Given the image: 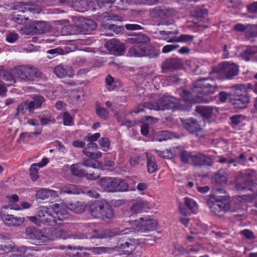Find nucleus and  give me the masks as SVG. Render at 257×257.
<instances>
[{
    "label": "nucleus",
    "instance_id": "nucleus-1",
    "mask_svg": "<svg viewBox=\"0 0 257 257\" xmlns=\"http://www.w3.org/2000/svg\"><path fill=\"white\" fill-rule=\"evenodd\" d=\"M209 80V78H205L194 82L192 92L179 89L177 93L185 101L189 103H208L213 100L209 95L214 93L217 88V85L212 79L210 80L211 83L208 82Z\"/></svg>",
    "mask_w": 257,
    "mask_h": 257
},
{
    "label": "nucleus",
    "instance_id": "nucleus-2",
    "mask_svg": "<svg viewBox=\"0 0 257 257\" xmlns=\"http://www.w3.org/2000/svg\"><path fill=\"white\" fill-rule=\"evenodd\" d=\"M241 181L236 183V188L238 191L249 190L252 194L238 196V200L250 201L257 196V174L252 170H246L240 172Z\"/></svg>",
    "mask_w": 257,
    "mask_h": 257
},
{
    "label": "nucleus",
    "instance_id": "nucleus-3",
    "mask_svg": "<svg viewBox=\"0 0 257 257\" xmlns=\"http://www.w3.org/2000/svg\"><path fill=\"white\" fill-rule=\"evenodd\" d=\"M208 205L214 215H221L227 211H235L230 207V197L228 195H212Z\"/></svg>",
    "mask_w": 257,
    "mask_h": 257
},
{
    "label": "nucleus",
    "instance_id": "nucleus-4",
    "mask_svg": "<svg viewBox=\"0 0 257 257\" xmlns=\"http://www.w3.org/2000/svg\"><path fill=\"white\" fill-rule=\"evenodd\" d=\"M88 212L94 218H111L114 213L111 206L105 200H95L89 203Z\"/></svg>",
    "mask_w": 257,
    "mask_h": 257
},
{
    "label": "nucleus",
    "instance_id": "nucleus-5",
    "mask_svg": "<svg viewBox=\"0 0 257 257\" xmlns=\"http://www.w3.org/2000/svg\"><path fill=\"white\" fill-rule=\"evenodd\" d=\"M98 184L103 191L107 192H123L128 189V185L125 181L115 177L101 178Z\"/></svg>",
    "mask_w": 257,
    "mask_h": 257
},
{
    "label": "nucleus",
    "instance_id": "nucleus-6",
    "mask_svg": "<svg viewBox=\"0 0 257 257\" xmlns=\"http://www.w3.org/2000/svg\"><path fill=\"white\" fill-rule=\"evenodd\" d=\"M15 77L23 82H32L41 76V72L36 67L31 65L18 66L12 70Z\"/></svg>",
    "mask_w": 257,
    "mask_h": 257
},
{
    "label": "nucleus",
    "instance_id": "nucleus-7",
    "mask_svg": "<svg viewBox=\"0 0 257 257\" xmlns=\"http://www.w3.org/2000/svg\"><path fill=\"white\" fill-rule=\"evenodd\" d=\"M155 99H157V102H151V104H146V106L149 109H154L156 110H165L174 107L178 103V99L174 97L163 96L159 97L157 95H155Z\"/></svg>",
    "mask_w": 257,
    "mask_h": 257
},
{
    "label": "nucleus",
    "instance_id": "nucleus-8",
    "mask_svg": "<svg viewBox=\"0 0 257 257\" xmlns=\"http://www.w3.org/2000/svg\"><path fill=\"white\" fill-rule=\"evenodd\" d=\"M216 71L220 78L230 79L238 74L239 66L233 62L224 61L218 65Z\"/></svg>",
    "mask_w": 257,
    "mask_h": 257
},
{
    "label": "nucleus",
    "instance_id": "nucleus-9",
    "mask_svg": "<svg viewBox=\"0 0 257 257\" xmlns=\"http://www.w3.org/2000/svg\"><path fill=\"white\" fill-rule=\"evenodd\" d=\"M48 229L40 230L35 227H27L25 231L27 238L35 240L36 244H41L49 239Z\"/></svg>",
    "mask_w": 257,
    "mask_h": 257
},
{
    "label": "nucleus",
    "instance_id": "nucleus-10",
    "mask_svg": "<svg viewBox=\"0 0 257 257\" xmlns=\"http://www.w3.org/2000/svg\"><path fill=\"white\" fill-rule=\"evenodd\" d=\"M236 91L231 100L232 104L236 108L243 109L247 107L249 102V97L245 91L241 92L242 89H245L244 85L235 86Z\"/></svg>",
    "mask_w": 257,
    "mask_h": 257
},
{
    "label": "nucleus",
    "instance_id": "nucleus-11",
    "mask_svg": "<svg viewBox=\"0 0 257 257\" xmlns=\"http://www.w3.org/2000/svg\"><path fill=\"white\" fill-rule=\"evenodd\" d=\"M53 209L52 205L39 207L37 215L41 224L53 225L56 222V217L53 213Z\"/></svg>",
    "mask_w": 257,
    "mask_h": 257
},
{
    "label": "nucleus",
    "instance_id": "nucleus-12",
    "mask_svg": "<svg viewBox=\"0 0 257 257\" xmlns=\"http://www.w3.org/2000/svg\"><path fill=\"white\" fill-rule=\"evenodd\" d=\"M130 223L134 226H136L138 231L141 232L154 230L157 225L156 220L151 219L148 216L141 217L139 220H132Z\"/></svg>",
    "mask_w": 257,
    "mask_h": 257
},
{
    "label": "nucleus",
    "instance_id": "nucleus-13",
    "mask_svg": "<svg viewBox=\"0 0 257 257\" xmlns=\"http://www.w3.org/2000/svg\"><path fill=\"white\" fill-rule=\"evenodd\" d=\"M50 233L49 239L54 240L57 238L66 239L67 238H73L75 239H83L85 237L83 235H71L69 234V230L67 228H55L52 229H48Z\"/></svg>",
    "mask_w": 257,
    "mask_h": 257
},
{
    "label": "nucleus",
    "instance_id": "nucleus-14",
    "mask_svg": "<svg viewBox=\"0 0 257 257\" xmlns=\"http://www.w3.org/2000/svg\"><path fill=\"white\" fill-rule=\"evenodd\" d=\"M195 110L204 120L217 116L218 112L217 107L211 106H197Z\"/></svg>",
    "mask_w": 257,
    "mask_h": 257
},
{
    "label": "nucleus",
    "instance_id": "nucleus-15",
    "mask_svg": "<svg viewBox=\"0 0 257 257\" xmlns=\"http://www.w3.org/2000/svg\"><path fill=\"white\" fill-rule=\"evenodd\" d=\"M105 47L111 53L115 55H120L124 50V45L115 39H112L106 42Z\"/></svg>",
    "mask_w": 257,
    "mask_h": 257
},
{
    "label": "nucleus",
    "instance_id": "nucleus-16",
    "mask_svg": "<svg viewBox=\"0 0 257 257\" xmlns=\"http://www.w3.org/2000/svg\"><path fill=\"white\" fill-rule=\"evenodd\" d=\"M47 29L46 23L44 21H39L35 23L33 26L22 28L21 32L27 35L31 32L36 34H42L45 33Z\"/></svg>",
    "mask_w": 257,
    "mask_h": 257
},
{
    "label": "nucleus",
    "instance_id": "nucleus-17",
    "mask_svg": "<svg viewBox=\"0 0 257 257\" xmlns=\"http://www.w3.org/2000/svg\"><path fill=\"white\" fill-rule=\"evenodd\" d=\"M192 163L194 166H211L213 163V160L208 156L201 153L194 155L192 158Z\"/></svg>",
    "mask_w": 257,
    "mask_h": 257
},
{
    "label": "nucleus",
    "instance_id": "nucleus-18",
    "mask_svg": "<svg viewBox=\"0 0 257 257\" xmlns=\"http://www.w3.org/2000/svg\"><path fill=\"white\" fill-rule=\"evenodd\" d=\"M53 213L56 217V220H64L69 218V215L65 206L63 203L52 204Z\"/></svg>",
    "mask_w": 257,
    "mask_h": 257
},
{
    "label": "nucleus",
    "instance_id": "nucleus-19",
    "mask_svg": "<svg viewBox=\"0 0 257 257\" xmlns=\"http://www.w3.org/2000/svg\"><path fill=\"white\" fill-rule=\"evenodd\" d=\"M54 73L59 78L71 77L74 75V72L71 67L62 64H60L54 68Z\"/></svg>",
    "mask_w": 257,
    "mask_h": 257
},
{
    "label": "nucleus",
    "instance_id": "nucleus-20",
    "mask_svg": "<svg viewBox=\"0 0 257 257\" xmlns=\"http://www.w3.org/2000/svg\"><path fill=\"white\" fill-rule=\"evenodd\" d=\"M1 217L4 222L9 226H20L25 221L24 217H15L10 214H1Z\"/></svg>",
    "mask_w": 257,
    "mask_h": 257
},
{
    "label": "nucleus",
    "instance_id": "nucleus-21",
    "mask_svg": "<svg viewBox=\"0 0 257 257\" xmlns=\"http://www.w3.org/2000/svg\"><path fill=\"white\" fill-rule=\"evenodd\" d=\"M150 208V204L148 201L139 199L133 204L131 210L133 213L137 214L147 211Z\"/></svg>",
    "mask_w": 257,
    "mask_h": 257
},
{
    "label": "nucleus",
    "instance_id": "nucleus-22",
    "mask_svg": "<svg viewBox=\"0 0 257 257\" xmlns=\"http://www.w3.org/2000/svg\"><path fill=\"white\" fill-rule=\"evenodd\" d=\"M127 55L131 57H143L148 55L145 44H137L131 47Z\"/></svg>",
    "mask_w": 257,
    "mask_h": 257
},
{
    "label": "nucleus",
    "instance_id": "nucleus-23",
    "mask_svg": "<svg viewBox=\"0 0 257 257\" xmlns=\"http://www.w3.org/2000/svg\"><path fill=\"white\" fill-rule=\"evenodd\" d=\"M98 148L97 145L95 143H89L83 150V154L87 157L92 159H98L101 157L102 153L100 152L94 153V151Z\"/></svg>",
    "mask_w": 257,
    "mask_h": 257
},
{
    "label": "nucleus",
    "instance_id": "nucleus-24",
    "mask_svg": "<svg viewBox=\"0 0 257 257\" xmlns=\"http://www.w3.org/2000/svg\"><path fill=\"white\" fill-rule=\"evenodd\" d=\"M59 248L61 249H64L65 248H68L69 249H76V250H87L91 251L92 253L94 254H100L102 253L105 252L106 251L107 248L104 247L103 246L100 247H85L81 246H72L71 245H68L67 246H60Z\"/></svg>",
    "mask_w": 257,
    "mask_h": 257
},
{
    "label": "nucleus",
    "instance_id": "nucleus-25",
    "mask_svg": "<svg viewBox=\"0 0 257 257\" xmlns=\"http://www.w3.org/2000/svg\"><path fill=\"white\" fill-rule=\"evenodd\" d=\"M229 177L228 172L224 169L218 170L211 178L212 181L218 184H226Z\"/></svg>",
    "mask_w": 257,
    "mask_h": 257
},
{
    "label": "nucleus",
    "instance_id": "nucleus-26",
    "mask_svg": "<svg viewBox=\"0 0 257 257\" xmlns=\"http://www.w3.org/2000/svg\"><path fill=\"white\" fill-rule=\"evenodd\" d=\"M12 69L10 71H8L4 70L3 66H0V78H2L3 80L8 82V85L10 86L16 83V77L14 76V73Z\"/></svg>",
    "mask_w": 257,
    "mask_h": 257
},
{
    "label": "nucleus",
    "instance_id": "nucleus-27",
    "mask_svg": "<svg viewBox=\"0 0 257 257\" xmlns=\"http://www.w3.org/2000/svg\"><path fill=\"white\" fill-rule=\"evenodd\" d=\"M36 195L38 199L44 200L50 197H57L58 194L56 191L49 189L41 188L37 190Z\"/></svg>",
    "mask_w": 257,
    "mask_h": 257
},
{
    "label": "nucleus",
    "instance_id": "nucleus-28",
    "mask_svg": "<svg viewBox=\"0 0 257 257\" xmlns=\"http://www.w3.org/2000/svg\"><path fill=\"white\" fill-rule=\"evenodd\" d=\"M44 102L45 98L44 97L40 95L34 97L32 100L30 102L28 101L29 111L30 113L33 112L35 109L40 108Z\"/></svg>",
    "mask_w": 257,
    "mask_h": 257
},
{
    "label": "nucleus",
    "instance_id": "nucleus-29",
    "mask_svg": "<svg viewBox=\"0 0 257 257\" xmlns=\"http://www.w3.org/2000/svg\"><path fill=\"white\" fill-rule=\"evenodd\" d=\"M149 41L150 38L148 36L140 33L134 34L127 39V42L132 44H144V43H148Z\"/></svg>",
    "mask_w": 257,
    "mask_h": 257
},
{
    "label": "nucleus",
    "instance_id": "nucleus-30",
    "mask_svg": "<svg viewBox=\"0 0 257 257\" xmlns=\"http://www.w3.org/2000/svg\"><path fill=\"white\" fill-rule=\"evenodd\" d=\"M82 187H79L75 185L68 184L62 188L60 193L69 194H80L81 193L84 192Z\"/></svg>",
    "mask_w": 257,
    "mask_h": 257
},
{
    "label": "nucleus",
    "instance_id": "nucleus-31",
    "mask_svg": "<svg viewBox=\"0 0 257 257\" xmlns=\"http://www.w3.org/2000/svg\"><path fill=\"white\" fill-rule=\"evenodd\" d=\"M183 124L184 127L191 133H194L201 129V126L198 122L193 118L186 120Z\"/></svg>",
    "mask_w": 257,
    "mask_h": 257
},
{
    "label": "nucleus",
    "instance_id": "nucleus-32",
    "mask_svg": "<svg viewBox=\"0 0 257 257\" xmlns=\"http://www.w3.org/2000/svg\"><path fill=\"white\" fill-rule=\"evenodd\" d=\"M138 244V241L134 239H130L128 241H125L124 243L120 244V248L123 249L126 253L130 254L135 249Z\"/></svg>",
    "mask_w": 257,
    "mask_h": 257
},
{
    "label": "nucleus",
    "instance_id": "nucleus-33",
    "mask_svg": "<svg viewBox=\"0 0 257 257\" xmlns=\"http://www.w3.org/2000/svg\"><path fill=\"white\" fill-rule=\"evenodd\" d=\"M147 161V171L149 173H153L157 170V165L154 157L151 154L146 153Z\"/></svg>",
    "mask_w": 257,
    "mask_h": 257
},
{
    "label": "nucleus",
    "instance_id": "nucleus-34",
    "mask_svg": "<svg viewBox=\"0 0 257 257\" xmlns=\"http://www.w3.org/2000/svg\"><path fill=\"white\" fill-rule=\"evenodd\" d=\"M165 65L167 69L175 70L179 69L182 67V62L181 60L178 58H172L167 60Z\"/></svg>",
    "mask_w": 257,
    "mask_h": 257
},
{
    "label": "nucleus",
    "instance_id": "nucleus-35",
    "mask_svg": "<svg viewBox=\"0 0 257 257\" xmlns=\"http://www.w3.org/2000/svg\"><path fill=\"white\" fill-rule=\"evenodd\" d=\"M69 210L77 213H80L83 212L85 208V205L84 203L82 202H77L70 203L68 206Z\"/></svg>",
    "mask_w": 257,
    "mask_h": 257
},
{
    "label": "nucleus",
    "instance_id": "nucleus-36",
    "mask_svg": "<svg viewBox=\"0 0 257 257\" xmlns=\"http://www.w3.org/2000/svg\"><path fill=\"white\" fill-rule=\"evenodd\" d=\"M256 53H257V46L248 47L244 50L241 56L246 61H248L250 60V56Z\"/></svg>",
    "mask_w": 257,
    "mask_h": 257
},
{
    "label": "nucleus",
    "instance_id": "nucleus-37",
    "mask_svg": "<svg viewBox=\"0 0 257 257\" xmlns=\"http://www.w3.org/2000/svg\"><path fill=\"white\" fill-rule=\"evenodd\" d=\"M155 152L161 157L170 159L175 157L176 153L171 149H166L163 151L155 150Z\"/></svg>",
    "mask_w": 257,
    "mask_h": 257
},
{
    "label": "nucleus",
    "instance_id": "nucleus-38",
    "mask_svg": "<svg viewBox=\"0 0 257 257\" xmlns=\"http://www.w3.org/2000/svg\"><path fill=\"white\" fill-rule=\"evenodd\" d=\"M185 201L186 205L193 213H196L197 212L198 210V207L195 200L193 199L186 197L185 198Z\"/></svg>",
    "mask_w": 257,
    "mask_h": 257
},
{
    "label": "nucleus",
    "instance_id": "nucleus-39",
    "mask_svg": "<svg viewBox=\"0 0 257 257\" xmlns=\"http://www.w3.org/2000/svg\"><path fill=\"white\" fill-rule=\"evenodd\" d=\"M102 26L104 28V29L112 31L113 32L116 34L119 33L123 30V28L122 27L118 26L115 24H111L109 23L105 24L102 23Z\"/></svg>",
    "mask_w": 257,
    "mask_h": 257
},
{
    "label": "nucleus",
    "instance_id": "nucleus-40",
    "mask_svg": "<svg viewBox=\"0 0 257 257\" xmlns=\"http://www.w3.org/2000/svg\"><path fill=\"white\" fill-rule=\"evenodd\" d=\"M70 172L72 175L79 177H83L85 175V171L79 169L77 164H74L70 166Z\"/></svg>",
    "mask_w": 257,
    "mask_h": 257
},
{
    "label": "nucleus",
    "instance_id": "nucleus-41",
    "mask_svg": "<svg viewBox=\"0 0 257 257\" xmlns=\"http://www.w3.org/2000/svg\"><path fill=\"white\" fill-rule=\"evenodd\" d=\"M172 138V135L168 131H161L157 133L156 135V140L159 142L166 141Z\"/></svg>",
    "mask_w": 257,
    "mask_h": 257
},
{
    "label": "nucleus",
    "instance_id": "nucleus-42",
    "mask_svg": "<svg viewBox=\"0 0 257 257\" xmlns=\"http://www.w3.org/2000/svg\"><path fill=\"white\" fill-rule=\"evenodd\" d=\"M207 13V10L201 7H197L191 12V14L193 17L198 18L204 17Z\"/></svg>",
    "mask_w": 257,
    "mask_h": 257
},
{
    "label": "nucleus",
    "instance_id": "nucleus-43",
    "mask_svg": "<svg viewBox=\"0 0 257 257\" xmlns=\"http://www.w3.org/2000/svg\"><path fill=\"white\" fill-rule=\"evenodd\" d=\"M194 155L191 152H189L187 151H183L181 152L180 155V158L181 162L184 163H188L190 160L192 161V158Z\"/></svg>",
    "mask_w": 257,
    "mask_h": 257
},
{
    "label": "nucleus",
    "instance_id": "nucleus-44",
    "mask_svg": "<svg viewBox=\"0 0 257 257\" xmlns=\"http://www.w3.org/2000/svg\"><path fill=\"white\" fill-rule=\"evenodd\" d=\"M219 159L218 162L221 164H225L228 165V167H230L233 165V166H236V161L233 159H230L229 157H224L223 156H220L218 157Z\"/></svg>",
    "mask_w": 257,
    "mask_h": 257
},
{
    "label": "nucleus",
    "instance_id": "nucleus-45",
    "mask_svg": "<svg viewBox=\"0 0 257 257\" xmlns=\"http://www.w3.org/2000/svg\"><path fill=\"white\" fill-rule=\"evenodd\" d=\"M131 231L130 229L127 228L124 230L121 231L119 233L115 232L113 233L111 231H106L104 235H101L100 236H98L97 237L99 238H105L108 237H111L114 235H118V234H124L128 233L129 232Z\"/></svg>",
    "mask_w": 257,
    "mask_h": 257
},
{
    "label": "nucleus",
    "instance_id": "nucleus-46",
    "mask_svg": "<svg viewBox=\"0 0 257 257\" xmlns=\"http://www.w3.org/2000/svg\"><path fill=\"white\" fill-rule=\"evenodd\" d=\"M255 28V26L253 25H247L245 26L241 24H237L234 26V29L235 30L237 31L243 32L254 29Z\"/></svg>",
    "mask_w": 257,
    "mask_h": 257
},
{
    "label": "nucleus",
    "instance_id": "nucleus-47",
    "mask_svg": "<svg viewBox=\"0 0 257 257\" xmlns=\"http://www.w3.org/2000/svg\"><path fill=\"white\" fill-rule=\"evenodd\" d=\"M99 144L100 148L105 152L109 150L110 147V142L107 138H102L99 141Z\"/></svg>",
    "mask_w": 257,
    "mask_h": 257
},
{
    "label": "nucleus",
    "instance_id": "nucleus-48",
    "mask_svg": "<svg viewBox=\"0 0 257 257\" xmlns=\"http://www.w3.org/2000/svg\"><path fill=\"white\" fill-rule=\"evenodd\" d=\"M40 168L36 164L33 163L30 168V175L33 180H36L38 178V171Z\"/></svg>",
    "mask_w": 257,
    "mask_h": 257
},
{
    "label": "nucleus",
    "instance_id": "nucleus-49",
    "mask_svg": "<svg viewBox=\"0 0 257 257\" xmlns=\"http://www.w3.org/2000/svg\"><path fill=\"white\" fill-rule=\"evenodd\" d=\"M27 109L29 110V106L28 104V101H25V102L21 103L17 107V115L18 116L23 115L26 111Z\"/></svg>",
    "mask_w": 257,
    "mask_h": 257
},
{
    "label": "nucleus",
    "instance_id": "nucleus-50",
    "mask_svg": "<svg viewBox=\"0 0 257 257\" xmlns=\"http://www.w3.org/2000/svg\"><path fill=\"white\" fill-rule=\"evenodd\" d=\"M100 137V134L99 133H96L94 134H88L83 139L84 141L89 142V143H93L97 141V140Z\"/></svg>",
    "mask_w": 257,
    "mask_h": 257
},
{
    "label": "nucleus",
    "instance_id": "nucleus-51",
    "mask_svg": "<svg viewBox=\"0 0 257 257\" xmlns=\"http://www.w3.org/2000/svg\"><path fill=\"white\" fill-rule=\"evenodd\" d=\"M193 39L194 36L192 35L184 34L176 38V41L178 42L187 43L192 41Z\"/></svg>",
    "mask_w": 257,
    "mask_h": 257
},
{
    "label": "nucleus",
    "instance_id": "nucleus-52",
    "mask_svg": "<svg viewBox=\"0 0 257 257\" xmlns=\"http://www.w3.org/2000/svg\"><path fill=\"white\" fill-rule=\"evenodd\" d=\"M14 247V244L12 242L0 244V250L9 253L13 251Z\"/></svg>",
    "mask_w": 257,
    "mask_h": 257
},
{
    "label": "nucleus",
    "instance_id": "nucleus-53",
    "mask_svg": "<svg viewBox=\"0 0 257 257\" xmlns=\"http://www.w3.org/2000/svg\"><path fill=\"white\" fill-rule=\"evenodd\" d=\"M96 114L101 118L105 119L108 117V113L107 110L101 107H98L96 110Z\"/></svg>",
    "mask_w": 257,
    "mask_h": 257
},
{
    "label": "nucleus",
    "instance_id": "nucleus-54",
    "mask_svg": "<svg viewBox=\"0 0 257 257\" xmlns=\"http://www.w3.org/2000/svg\"><path fill=\"white\" fill-rule=\"evenodd\" d=\"M83 27L87 31H92L96 28V24L93 21L87 20L84 23Z\"/></svg>",
    "mask_w": 257,
    "mask_h": 257
},
{
    "label": "nucleus",
    "instance_id": "nucleus-55",
    "mask_svg": "<svg viewBox=\"0 0 257 257\" xmlns=\"http://www.w3.org/2000/svg\"><path fill=\"white\" fill-rule=\"evenodd\" d=\"M83 190H84V192L81 193V194H86L87 195L90 197L92 198H98L99 196L98 193H97L94 190H87L86 187H82L81 188Z\"/></svg>",
    "mask_w": 257,
    "mask_h": 257
},
{
    "label": "nucleus",
    "instance_id": "nucleus-56",
    "mask_svg": "<svg viewBox=\"0 0 257 257\" xmlns=\"http://www.w3.org/2000/svg\"><path fill=\"white\" fill-rule=\"evenodd\" d=\"M19 38V35L17 33L10 32L7 34L6 40L10 43L16 42Z\"/></svg>",
    "mask_w": 257,
    "mask_h": 257
},
{
    "label": "nucleus",
    "instance_id": "nucleus-57",
    "mask_svg": "<svg viewBox=\"0 0 257 257\" xmlns=\"http://www.w3.org/2000/svg\"><path fill=\"white\" fill-rule=\"evenodd\" d=\"M63 123L65 125H72L73 124L72 117L67 112L64 113Z\"/></svg>",
    "mask_w": 257,
    "mask_h": 257
},
{
    "label": "nucleus",
    "instance_id": "nucleus-58",
    "mask_svg": "<svg viewBox=\"0 0 257 257\" xmlns=\"http://www.w3.org/2000/svg\"><path fill=\"white\" fill-rule=\"evenodd\" d=\"M82 165L85 167H93L94 168H98L100 165L98 162H91L88 159L84 160Z\"/></svg>",
    "mask_w": 257,
    "mask_h": 257
},
{
    "label": "nucleus",
    "instance_id": "nucleus-59",
    "mask_svg": "<svg viewBox=\"0 0 257 257\" xmlns=\"http://www.w3.org/2000/svg\"><path fill=\"white\" fill-rule=\"evenodd\" d=\"M230 119L233 124L237 125L241 123L244 120V117L242 115H236L231 116Z\"/></svg>",
    "mask_w": 257,
    "mask_h": 257
},
{
    "label": "nucleus",
    "instance_id": "nucleus-60",
    "mask_svg": "<svg viewBox=\"0 0 257 257\" xmlns=\"http://www.w3.org/2000/svg\"><path fill=\"white\" fill-rule=\"evenodd\" d=\"M114 82L113 78L110 75H107L105 78V82L107 85V89L109 91H111L113 89L112 87V84Z\"/></svg>",
    "mask_w": 257,
    "mask_h": 257
},
{
    "label": "nucleus",
    "instance_id": "nucleus-61",
    "mask_svg": "<svg viewBox=\"0 0 257 257\" xmlns=\"http://www.w3.org/2000/svg\"><path fill=\"white\" fill-rule=\"evenodd\" d=\"M179 47L177 45H167L163 47L162 49V52L164 53H168L172 51H173Z\"/></svg>",
    "mask_w": 257,
    "mask_h": 257
},
{
    "label": "nucleus",
    "instance_id": "nucleus-62",
    "mask_svg": "<svg viewBox=\"0 0 257 257\" xmlns=\"http://www.w3.org/2000/svg\"><path fill=\"white\" fill-rule=\"evenodd\" d=\"M125 27L128 30H139L143 29L141 26L136 24H126Z\"/></svg>",
    "mask_w": 257,
    "mask_h": 257
},
{
    "label": "nucleus",
    "instance_id": "nucleus-63",
    "mask_svg": "<svg viewBox=\"0 0 257 257\" xmlns=\"http://www.w3.org/2000/svg\"><path fill=\"white\" fill-rule=\"evenodd\" d=\"M121 115V114L119 115L117 117L118 121L121 125H124L127 126H130L133 125V122L122 118Z\"/></svg>",
    "mask_w": 257,
    "mask_h": 257
},
{
    "label": "nucleus",
    "instance_id": "nucleus-64",
    "mask_svg": "<svg viewBox=\"0 0 257 257\" xmlns=\"http://www.w3.org/2000/svg\"><path fill=\"white\" fill-rule=\"evenodd\" d=\"M241 234L248 239L253 238L254 236L253 233L248 229H244L241 231Z\"/></svg>",
    "mask_w": 257,
    "mask_h": 257
}]
</instances>
